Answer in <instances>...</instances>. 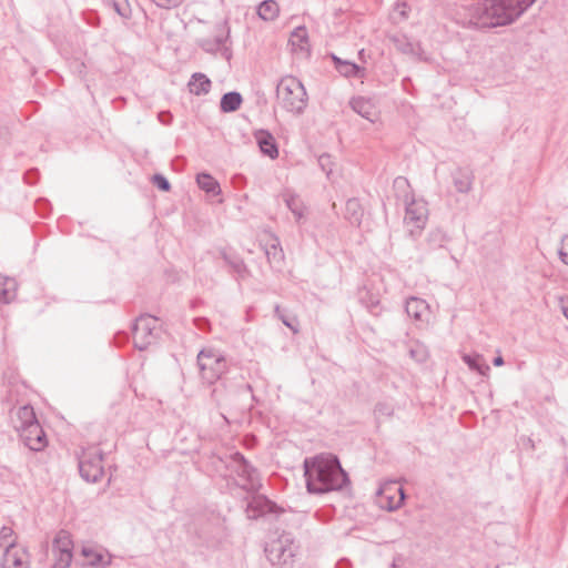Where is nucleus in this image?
<instances>
[{
	"mask_svg": "<svg viewBox=\"0 0 568 568\" xmlns=\"http://www.w3.org/2000/svg\"><path fill=\"white\" fill-rule=\"evenodd\" d=\"M536 0H478L465 10L468 26L478 29H490L508 26L517 20Z\"/></svg>",
	"mask_w": 568,
	"mask_h": 568,
	"instance_id": "f257e3e1",
	"label": "nucleus"
},
{
	"mask_svg": "<svg viewBox=\"0 0 568 568\" xmlns=\"http://www.w3.org/2000/svg\"><path fill=\"white\" fill-rule=\"evenodd\" d=\"M306 488L311 494H326L342 490L351 484L348 474L343 469L337 456L316 455L304 460Z\"/></svg>",
	"mask_w": 568,
	"mask_h": 568,
	"instance_id": "f03ea898",
	"label": "nucleus"
},
{
	"mask_svg": "<svg viewBox=\"0 0 568 568\" xmlns=\"http://www.w3.org/2000/svg\"><path fill=\"white\" fill-rule=\"evenodd\" d=\"M224 467L231 473L236 475L241 483L237 484L243 490L247 493H257L262 487L260 473L240 452L232 453L224 458H221Z\"/></svg>",
	"mask_w": 568,
	"mask_h": 568,
	"instance_id": "7ed1b4c3",
	"label": "nucleus"
},
{
	"mask_svg": "<svg viewBox=\"0 0 568 568\" xmlns=\"http://www.w3.org/2000/svg\"><path fill=\"white\" fill-rule=\"evenodd\" d=\"M280 105L288 112L302 113L307 104V93L300 80L294 77L281 79L276 87Z\"/></svg>",
	"mask_w": 568,
	"mask_h": 568,
	"instance_id": "20e7f679",
	"label": "nucleus"
},
{
	"mask_svg": "<svg viewBox=\"0 0 568 568\" xmlns=\"http://www.w3.org/2000/svg\"><path fill=\"white\" fill-rule=\"evenodd\" d=\"M297 546L290 532H283L266 542L264 552L273 566L292 567Z\"/></svg>",
	"mask_w": 568,
	"mask_h": 568,
	"instance_id": "39448f33",
	"label": "nucleus"
},
{
	"mask_svg": "<svg viewBox=\"0 0 568 568\" xmlns=\"http://www.w3.org/2000/svg\"><path fill=\"white\" fill-rule=\"evenodd\" d=\"M196 359L202 379L210 385L220 379L227 369L225 357L214 348H203Z\"/></svg>",
	"mask_w": 568,
	"mask_h": 568,
	"instance_id": "423d86ee",
	"label": "nucleus"
},
{
	"mask_svg": "<svg viewBox=\"0 0 568 568\" xmlns=\"http://www.w3.org/2000/svg\"><path fill=\"white\" fill-rule=\"evenodd\" d=\"M102 462L103 453L100 448L92 446L82 449L78 456L80 476L88 483H98L104 475Z\"/></svg>",
	"mask_w": 568,
	"mask_h": 568,
	"instance_id": "0eeeda50",
	"label": "nucleus"
},
{
	"mask_svg": "<svg viewBox=\"0 0 568 568\" xmlns=\"http://www.w3.org/2000/svg\"><path fill=\"white\" fill-rule=\"evenodd\" d=\"M36 424V410L28 404L19 408L14 428L19 434L20 440L31 452H36V438L33 437Z\"/></svg>",
	"mask_w": 568,
	"mask_h": 568,
	"instance_id": "6e6552de",
	"label": "nucleus"
},
{
	"mask_svg": "<svg viewBox=\"0 0 568 568\" xmlns=\"http://www.w3.org/2000/svg\"><path fill=\"white\" fill-rule=\"evenodd\" d=\"M158 318L149 314L140 315L132 325L134 346L140 349H146L155 339V323Z\"/></svg>",
	"mask_w": 568,
	"mask_h": 568,
	"instance_id": "1a4fd4ad",
	"label": "nucleus"
},
{
	"mask_svg": "<svg viewBox=\"0 0 568 568\" xmlns=\"http://www.w3.org/2000/svg\"><path fill=\"white\" fill-rule=\"evenodd\" d=\"M72 540L68 532L61 530L52 542L54 556L53 568H69L72 561Z\"/></svg>",
	"mask_w": 568,
	"mask_h": 568,
	"instance_id": "9d476101",
	"label": "nucleus"
},
{
	"mask_svg": "<svg viewBox=\"0 0 568 568\" xmlns=\"http://www.w3.org/2000/svg\"><path fill=\"white\" fill-rule=\"evenodd\" d=\"M405 222L412 224L416 229H423L428 219V209L426 202L422 200H415L414 197L408 201L405 199Z\"/></svg>",
	"mask_w": 568,
	"mask_h": 568,
	"instance_id": "9b49d317",
	"label": "nucleus"
},
{
	"mask_svg": "<svg viewBox=\"0 0 568 568\" xmlns=\"http://www.w3.org/2000/svg\"><path fill=\"white\" fill-rule=\"evenodd\" d=\"M247 510L253 513V517H260L267 514H282L283 508L277 506L274 501L270 500L265 496H256L247 505Z\"/></svg>",
	"mask_w": 568,
	"mask_h": 568,
	"instance_id": "f8f14e48",
	"label": "nucleus"
},
{
	"mask_svg": "<svg viewBox=\"0 0 568 568\" xmlns=\"http://www.w3.org/2000/svg\"><path fill=\"white\" fill-rule=\"evenodd\" d=\"M255 139L261 152L271 159L278 156V148L274 136L266 130H260L255 133Z\"/></svg>",
	"mask_w": 568,
	"mask_h": 568,
	"instance_id": "ddd939ff",
	"label": "nucleus"
},
{
	"mask_svg": "<svg viewBox=\"0 0 568 568\" xmlns=\"http://www.w3.org/2000/svg\"><path fill=\"white\" fill-rule=\"evenodd\" d=\"M349 105L353 111L359 114L362 118L371 122L375 121L376 111L369 99L364 97H355L349 101Z\"/></svg>",
	"mask_w": 568,
	"mask_h": 568,
	"instance_id": "4468645a",
	"label": "nucleus"
},
{
	"mask_svg": "<svg viewBox=\"0 0 568 568\" xmlns=\"http://www.w3.org/2000/svg\"><path fill=\"white\" fill-rule=\"evenodd\" d=\"M428 308L426 301L414 296L409 297L405 304L407 315L416 321H422Z\"/></svg>",
	"mask_w": 568,
	"mask_h": 568,
	"instance_id": "2eb2a0df",
	"label": "nucleus"
},
{
	"mask_svg": "<svg viewBox=\"0 0 568 568\" xmlns=\"http://www.w3.org/2000/svg\"><path fill=\"white\" fill-rule=\"evenodd\" d=\"M473 174L468 170L458 168L453 173V183L457 192L468 193L473 186Z\"/></svg>",
	"mask_w": 568,
	"mask_h": 568,
	"instance_id": "dca6fc26",
	"label": "nucleus"
},
{
	"mask_svg": "<svg viewBox=\"0 0 568 568\" xmlns=\"http://www.w3.org/2000/svg\"><path fill=\"white\" fill-rule=\"evenodd\" d=\"M190 92L196 95L206 94L211 89V80L203 73H194L189 82Z\"/></svg>",
	"mask_w": 568,
	"mask_h": 568,
	"instance_id": "f3484780",
	"label": "nucleus"
},
{
	"mask_svg": "<svg viewBox=\"0 0 568 568\" xmlns=\"http://www.w3.org/2000/svg\"><path fill=\"white\" fill-rule=\"evenodd\" d=\"M196 183L201 190L209 194L219 195L221 193L219 182L209 173H199L196 175Z\"/></svg>",
	"mask_w": 568,
	"mask_h": 568,
	"instance_id": "a211bd4d",
	"label": "nucleus"
},
{
	"mask_svg": "<svg viewBox=\"0 0 568 568\" xmlns=\"http://www.w3.org/2000/svg\"><path fill=\"white\" fill-rule=\"evenodd\" d=\"M242 95L236 91L224 93L220 101V108L225 113H231L240 109Z\"/></svg>",
	"mask_w": 568,
	"mask_h": 568,
	"instance_id": "6ab92c4d",
	"label": "nucleus"
},
{
	"mask_svg": "<svg viewBox=\"0 0 568 568\" xmlns=\"http://www.w3.org/2000/svg\"><path fill=\"white\" fill-rule=\"evenodd\" d=\"M282 196L287 209L294 214L296 221L298 222L304 216L302 201L296 194L288 190H286Z\"/></svg>",
	"mask_w": 568,
	"mask_h": 568,
	"instance_id": "aec40b11",
	"label": "nucleus"
},
{
	"mask_svg": "<svg viewBox=\"0 0 568 568\" xmlns=\"http://www.w3.org/2000/svg\"><path fill=\"white\" fill-rule=\"evenodd\" d=\"M0 568H27L24 551L2 554Z\"/></svg>",
	"mask_w": 568,
	"mask_h": 568,
	"instance_id": "412c9836",
	"label": "nucleus"
},
{
	"mask_svg": "<svg viewBox=\"0 0 568 568\" xmlns=\"http://www.w3.org/2000/svg\"><path fill=\"white\" fill-rule=\"evenodd\" d=\"M265 255L267 257L268 263L273 267H281L283 260H284V253L282 247L280 246V243L277 240H274V243L267 245L265 247Z\"/></svg>",
	"mask_w": 568,
	"mask_h": 568,
	"instance_id": "4be33fe9",
	"label": "nucleus"
},
{
	"mask_svg": "<svg viewBox=\"0 0 568 568\" xmlns=\"http://www.w3.org/2000/svg\"><path fill=\"white\" fill-rule=\"evenodd\" d=\"M223 260L240 277H245L248 273L247 267L242 257L235 254H227L222 252Z\"/></svg>",
	"mask_w": 568,
	"mask_h": 568,
	"instance_id": "5701e85b",
	"label": "nucleus"
},
{
	"mask_svg": "<svg viewBox=\"0 0 568 568\" xmlns=\"http://www.w3.org/2000/svg\"><path fill=\"white\" fill-rule=\"evenodd\" d=\"M0 547L3 548V554L20 552L16 546L13 538V529L11 527L3 526L0 530Z\"/></svg>",
	"mask_w": 568,
	"mask_h": 568,
	"instance_id": "b1692460",
	"label": "nucleus"
},
{
	"mask_svg": "<svg viewBox=\"0 0 568 568\" xmlns=\"http://www.w3.org/2000/svg\"><path fill=\"white\" fill-rule=\"evenodd\" d=\"M226 41L223 34H216L214 38H203L197 40V45L207 53L217 52Z\"/></svg>",
	"mask_w": 568,
	"mask_h": 568,
	"instance_id": "393cba45",
	"label": "nucleus"
},
{
	"mask_svg": "<svg viewBox=\"0 0 568 568\" xmlns=\"http://www.w3.org/2000/svg\"><path fill=\"white\" fill-rule=\"evenodd\" d=\"M257 14L265 21H272L278 14V6L274 0H264L257 8Z\"/></svg>",
	"mask_w": 568,
	"mask_h": 568,
	"instance_id": "a878e982",
	"label": "nucleus"
},
{
	"mask_svg": "<svg viewBox=\"0 0 568 568\" xmlns=\"http://www.w3.org/2000/svg\"><path fill=\"white\" fill-rule=\"evenodd\" d=\"M290 43L295 49H300L301 51L306 50L308 44V34L306 28H295L291 33Z\"/></svg>",
	"mask_w": 568,
	"mask_h": 568,
	"instance_id": "bb28decb",
	"label": "nucleus"
},
{
	"mask_svg": "<svg viewBox=\"0 0 568 568\" xmlns=\"http://www.w3.org/2000/svg\"><path fill=\"white\" fill-rule=\"evenodd\" d=\"M463 361L467 364V366L471 369L477 372L478 374L485 376L489 372V366L484 362L483 357L480 355H468L465 354L463 356Z\"/></svg>",
	"mask_w": 568,
	"mask_h": 568,
	"instance_id": "cd10ccee",
	"label": "nucleus"
},
{
	"mask_svg": "<svg viewBox=\"0 0 568 568\" xmlns=\"http://www.w3.org/2000/svg\"><path fill=\"white\" fill-rule=\"evenodd\" d=\"M410 8L405 0H397L390 13L394 23H400L409 18Z\"/></svg>",
	"mask_w": 568,
	"mask_h": 568,
	"instance_id": "c85d7f7f",
	"label": "nucleus"
},
{
	"mask_svg": "<svg viewBox=\"0 0 568 568\" xmlns=\"http://www.w3.org/2000/svg\"><path fill=\"white\" fill-rule=\"evenodd\" d=\"M106 6L113 8V10L123 19H130L132 10L128 0H103Z\"/></svg>",
	"mask_w": 568,
	"mask_h": 568,
	"instance_id": "c756f323",
	"label": "nucleus"
},
{
	"mask_svg": "<svg viewBox=\"0 0 568 568\" xmlns=\"http://www.w3.org/2000/svg\"><path fill=\"white\" fill-rule=\"evenodd\" d=\"M275 316L294 333L298 331V322L294 315L288 314L285 310L281 308L280 305L275 306Z\"/></svg>",
	"mask_w": 568,
	"mask_h": 568,
	"instance_id": "7c9ffc66",
	"label": "nucleus"
},
{
	"mask_svg": "<svg viewBox=\"0 0 568 568\" xmlns=\"http://www.w3.org/2000/svg\"><path fill=\"white\" fill-rule=\"evenodd\" d=\"M361 302L365 305L372 315L378 316L382 313L379 300L371 292H365V294L361 296Z\"/></svg>",
	"mask_w": 568,
	"mask_h": 568,
	"instance_id": "2f4dec72",
	"label": "nucleus"
},
{
	"mask_svg": "<svg viewBox=\"0 0 568 568\" xmlns=\"http://www.w3.org/2000/svg\"><path fill=\"white\" fill-rule=\"evenodd\" d=\"M337 71L346 78H359L363 75L365 69L356 63L345 61L341 65H338Z\"/></svg>",
	"mask_w": 568,
	"mask_h": 568,
	"instance_id": "473e14b6",
	"label": "nucleus"
},
{
	"mask_svg": "<svg viewBox=\"0 0 568 568\" xmlns=\"http://www.w3.org/2000/svg\"><path fill=\"white\" fill-rule=\"evenodd\" d=\"M82 556L89 559V564L91 566H108L111 564V560L103 561V555L101 552L95 551L92 548L83 547L82 548Z\"/></svg>",
	"mask_w": 568,
	"mask_h": 568,
	"instance_id": "72a5a7b5",
	"label": "nucleus"
},
{
	"mask_svg": "<svg viewBox=\"0 0 568 568\" xmlns=\"http://www.w3.org/2000/svg\"><path fill=\"white\" fill-rule=\"evenodd\" d=\"M427 241L430 248H438L444 246L448 237L444 231L436 229L429 232Z\"/></svg>",
	"mask_w": 568,
	"mask_h": 568,
	"instance_id": "f704fd0d",
	"label": "nucleus"
},
{
	"mask_svg": "<svg viewBox=\"0 0 568 568\" xmlns=\"http://www.w3.org/2000/svg\"><path fill=\"white\" fill-rule=\"evenodd\" d=\"M9 284H12L10 278L0 276V302L2 303H9L12 298V292L8 287Z\"/></svg>",
	"mask_w": 568,
	"mask_h": 568,
	"instance_id": "c9c22d12",
	"label": "nucleus"
},
{
	"mask_svg": "<svg viewBox=\"0 0 568 568\" xmlns=\"http://www.w3.org/2000/svg\"><path fill=\"white\" fill-rule=\"evenodd\" d=\"M152 183L160 190V191H163V192H169L171 190V184L169 182V180L162 175V174H154L152 176Z\"/></svg>",
	"mask_w": 568,
	"mask_h": 568,
	"instance_id": "e433bc0d",
	"label": "nucleus"
},
{
	"mask_svg": "<svg viewBox=\"0 0 568 568\" xmlns=\"http://www.w3.org/2000/svg\"><path fill=\"white\" fill-rule=\"evenodd\" d=\"M375 415L376 417H390L394 414V408L387 403H378L375 406Z\"/></svg>",
	"mask_w": 568,
	"mask_h": 568,
	"instance_id": "4c0bfd02",
	"label": "nucleus"
},
{
	"mask_svg": "<svg viewBox=\"0 0 568 568\" xmlns=\"http://www.w3.org/2000/svg\"><path fill=\"white\" fill-rule=\"evenodd\" d=\"M318 165L323 170V172L326 173L327 176L332 173L333 170V162L332 156L329 154H322L318 156Z\"/></svg>",
	"mask_w": 568,
	"mask_h": 568,
	"instance_id": "58836bf2",
	"label": "nucleus"
},
{
	"mask_svg": "<svg viewBox=\"0 0 568 568\" xmlns=\"http://www.w3.org/2000/svg\"><path fill=\"white\" fill-rule=\"evenodd\" d=\"M558 254H559L560 261L562 263H565L566 265H568V235H565L561 239V245L558 251Z\"/></svg>",
	"mask_w": 568,
	"mask_h": 568,
	"instance_id": "ea45409f",
	"label": "nucleus"
},
{
	"mask_svg": "<svg viewBox=\"0 0 568 568\" xmlns=\"http://www.w3.org/2000/svg\"><path fill=\"white\" fill-rule=\"evenodd\" d=\"M38 217H45L50 211V204L47 200L38 197Z\"/></svg>",
	"mask_w": 568,
	"mask_h": 568,
	"instance_id": "a19ab883",
	"label": "nucleus"
},
{
	"mask_svg": "<svg viewBox=\"0 0 568 568\" xmlns=\"http://www.w3.org/2000/svg\"><path fill=\"white\" fill-rule=\"evenodd\" d=\"M193 323L200 331L207 332L210 329V321L206 317H195Z\"/></svg>",
	"mask_w": 568,
	"mask_h": 568,
	"instance_id": "79ce46f5",
	"label": "nucleus"
},
{
	"mask_svg": "<svg viewBox=\"0 0 568 568\" xmlns=\"http://www.w3.org/2000/svg\"><path fill=\"white\" fill-rule=\"evenodd\" d=\"M409 354L412 358L416 359L417 362H424L426 359V352L422 348L414 349L412 348L409 351Z\"/></svg>",
	"mask_w": 568,
	"mask_h": 568,
	"instance_id": "37998d69",
	"label": "nucleus"
},
{
	"mask_svg": "<svg viewBox=\"0 0 568 568\" xmlns=\"http://www.w3.org/2000/svg\"><path fill=\"white\" fill-rule=\"evenodd\" d=\"M396 42L398 43V49L404 52V53H410L413 52V44L407 41L406 39H403V40H396Z\"/></svg>",
	"mask_w": 568,
	"mask_h": 568,
	"instance_id": "c03bdc74",
	"label": "nucleus"
},
{
	"mask_svg": "<svg viewBox=\"0 0 568 568\" xmlns=\"http://www.w3.org/2000/svg\"><path fill=\"white\" fill-rule=\"evenodd\" d=\"M128 339H129V335L125 332H118L114 335V343L118 346H121V345L125 344L128 342Z\"/></svg>",
	"mask_w": 568,
	"mask_h": 568,
	"instance_id": "a18cd8bd",
	"label": "nucleus"
},
{
	"mask_svg": "<svg viewBox=\"0 0 568 568\" xmlns=\"http://www.w3.org/2000/svg\"><path fill=\"white\" fill-rule=\"evenodd\" d=\"M398 491H399L400 496H399V498H398L396 504H393L392 501H389V504L387 506V508L389 510H395V509L399 508L400 505L403 504L404 499H405V494H404L403 488H398Z\"/></svg>",
	"mask_w": 568,
	"mask_h": 568,
	"instance_id": "49530a36",
	"label": "nucleus"
},
{
	"mask_svg": "<svg viewBox=\"0 0 568 568\" xmlns=\"http://www.w3.org/2000/svg\"><path fill=\"white\" fill-rule=\"evenodd\" d=\"M48 445L45 434L42 429L38 432V452L43 449Z\"/></svg>",
	"mask_w": 568,
	"mask_h": 568,
	"instance_id": "de8ad7c7",
	"label": "nucleus"
},
{
	"mask_svg": "<svg viewBox=\"0 0 568 568\" xmlns=\"http://www.w3.org/2000/svg\"><path fill=\"white\" fill-rule=\"evenodd\" d=\"M394 186L397 189H405V187H409V184H408L407 179H405L403 176H398L394 181Z\"/></svg>",
	"mask_w": 568,
	"mask_h": 568,
	"instance_id": "09e8293b",
	"label": "nucleus"
},
{
	"mask_svg": "<svg viewBox=\"0 0 568 568\" xmlns=\"http://www.w3.org/2000/svg\"><path fill=\"white\" fill-rule=\"evenodd\" d=\"M26 183L32 185L36 183V171L33 169L29 170L24 174Z\"/></svg>",
	"mask_w": 568,
	"mask_h": 568,
	"instance_id": "8fccbe9b",
	"label": "nucleus"
},
{
	"mask_svg": "<svg viewBox=\"0 0 568 568\" xmlns=\"http://www.w3.org/2000/svg\"><path fill=\"white\" fill-rule=\"evenodd\" d=\"M159 120L164 123V124H169L172 120V114L171 112L169 111H162L159 113Z\"/></svg>",
	"mask_w": 568,
	"mask_h": 568,
	"instance_id": "3c124183",
	"label": "nucleus"
},
{
	"mask_svg": "<svg viewBox=\"0 0 568 568\" xmlns=\"http://www.w3.org/2000/svg\"><path fill=\"white\" fill-rule=\"evenodd\" d=\"M561 310L565 317L568 320V300H561Z\"/></svg>",
	"mask_w": 568,
	"mask_h": 568,
	"instance_id": "603ef678",
	"label": "nucleus"
},
{
	"mask_svg": "<svg viewBox=\"0 0 568 568\" xmlns=\"http://www.w3.org/2000/svg\"><path fill=\"white\" fill-rule=\"evenodd\" d=\"M493 364H494L495 366H501V365H504V358H503V356H500V355L496 356V357L493 359Z\"/></svg>",
	"mask_w": 568,
	"mask_h": 568,
	"instance_id": "864d4df0",
	"label": "nucleus"
},
{
	"mask_svg": "<svg viewBox=\"0 0 568 568\" xmlns=\"http://www.w3.org/2000/svg\"><path fill=\"white\" fill-rule=\"evenodd\" d=\"M333 60H334L336 70H338V65H341L343 62H345L344 60L337 58L336 55H333Z\"/></svg>",
	"mask_w": 568,
	"mask_h": 568,
	"instance_id": "5fc2aeb1",
	"label": "nucleus"
},
{
	"mask_svg": "<svg viewBox=\"0 0 568 568\" xmlns=\"http://www.w3.org/2000/svg\"><path fill=\"white\" fill-rule=\"evenodd\" d=\"M357 205H358V203L355 200H349L347 202L348 210H354Z\"/></svg>",
	"mask_w": 568,
	"mask_h": 568,
	"instance_id": "6e6d98bb",
	"label": "nucleus"
},
{
	"mask_svg": "<svg viewBox=\"0 0 568 568\" xmlns=\"http://www.w3.org/2000/svg\"><path fill=\"white\" fill-rule=\"evenodd\" d=\"M349 562L347 560H342L338 562V568H347Z\"/></svg>",
	"mask_w": 568,
	"mask_h": 568,
	"instance_id": "4d7b16f0",
	"label": "nucleus"
},
{
	"mask_svg": "<svg viewBox=\"0 0 568 568\" xmlns=\"http://www.w3.org/2000/svg\"><path fill=\"white\" fill-rule=\"evenodd\" d=\"M223 55L226 58V59H230L231 58V52L227 48H224L223 50Z\"/></svg>",
	"mask_w": 568,
	"mask_h": 568,
	"instance_id": "13d9d810",
	"label": "nucleus"
},
{
	"mask_svg": "<svg viewBox=\"0 0 568 568\" xmlns=\"http://www.w3.org/2000/svg\"><path fill=\"white\" fill-rule=\"evenodd\" d=\"M526 442H527V445H528L531 449H534V448H535V444H534V440H532V439H530V438H526Z\"/></svg>",
	"mask_w": 568,
	"mask_h": 568,
	"instance_id": "bf43d9fd",
	"label": "nucleus"
},
{
	"mask_svg": "<svg viewBox=\"0 0 568 568\" xmlns=\"http://www.w3.org/2000/svg\"><path fill=\"white\" fill-rule=\"evenodd\" d=\"M31 74L32 75L36 74V69L34 68L31 69Z\"/></svg>",
	"mask_w": 568,
	"mask_h": 568,
	"instance_id": "052dcab7",
	"label": "nucleus"
}]
</instances>
